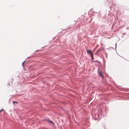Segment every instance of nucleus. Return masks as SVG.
<instances>
[{"mask_svg":"<svg viewBox=\"0 0 129 129\" xmlns=\"http://www.w3.org/2000/svg\"><path fill=\"white\" fill-rule=\"evenodd\" d=\"M101 50V49H98V50H97V51L98 52H99V51H100Z\"/></svg>","mask_w":129,"mask_h":129,"instance_id":"obj_9","label":"nucleus"},{"mask_svg":"<svg viewBox=\"0 0 129 129\" xmlns=\"http://www.w3.org/2000/svg\"><path fill=\"white\" fill-rule=\"evenodd\" d=\"M124 27V26H122V27Z\"/></svg>","mask_w":129,"mask_h":129,"instance_id":"obj_16","label":"nucleus"},{"mask_svg":"<svg viewBox=\"0 0 129 129\" xmlns=\"http://www.w3.org/2000/svg\"><path fill=\"white\" fill-rule=\"evenodd\" d=\"M94 62H98V63H99L100 62L99 61H98V60H95V61H94Z\"/></svg>","mask_w":129,"mask_h":129,"instance_id":"obj_10","label":"nucleus"},{"mask_svg":"<svg viewBox=\"0 0 129 129\" xmlns=\"http://www.w3.org/2000/svg\"><path fill=\"white\" fill-rule=\"evenodd\" d=\"M98 74L99 75L102 77L103 78H104L102 74V72L101 71L100 72H98Z\"/></svg>","mask_w":129,"mask_h":129,"instance_id":"obj_1","label":"nucleus"},{"mask_svg":"<svg viewBox=\"0 0 129 129\" xmlns=\"http://www.w3.org/2000/svg\"><path fill=\"white\" fill-rule=\"evenodd\" d=\"M114 49V48L113 47H109V48H107V49L108 50L111 49Z\"/></svg>","mask_w":129,"mask_h":129,"instance_id":"obj_3","label":"nucleus"},{"mask_svg":"<svg viewBox=\"0 0 129 129\" xmlns=\"http://www.w3.org/2000/svg\"><path fill=\"white\" fill-rule=\"evenodd\" d=\"M86 51L87 54H91H91H92L91 51L90 50H86Z\"/></svg>","mask_w":129,"mask_h":129,"instance_id":"obj_2","label":"nucleus"},{"mask_svg":"<svg viewBox=\"0 0 129 129\" xmlns=\"http://www.w3.org/2000/svg\"><path fill=\"white\" fill-rule=\"evenodd\" d=\"M105 54L106 57H107V53L106 52H105Z\"/></svg>","mask_w":129,"mask_h":129,"instance_id":"obj_13","label":"nucleus"},{"mask_svg":"<svg viewBox=\"0 0 129 129\" xmlns=\"http://www.w3.org/2000/svg\"><path fill=\"white\" fill-rule=\"evenodd\" d=\"M91 59L92 60H93V54H91Z\"/></svg>","mask_w":129,"mask_h":129,"instance_id":"obj_6","label":"nucleus"},{"mask_svg":"<svg viewBox=\"0 0 129 129\" xmlns=\"http://www.w3.org/2000/svg\"><path fill=\"white\" fill-rule=\"evenodd\" d=\"M97 117H96V118H99V116H100V114H97Z\"/></svg>","mask_w":129,"mask_h":129,"instance_id":"obj_7","label":"nucleus"},{"mask_svg":"<svg viewBox=\"0 0 129 129\" xmlns=\"http://www.w3.org/2000/svg\"><path fill=\"white\" fill-rule=\"evenodd\" d=\"M98 45H96V47H98Z\"/></svg>","mask_w":129,"mask_h":129,"instance_id":"obj_14","label":"nucleus"},{"mask_svg":"<svg viewBox=\"0 0 129 129\" xmlns=\"http://www.w3.org/2000/svg\"><path fill=\"white\" fill-rule=\"evenodd\" d=\"M48 121L50 122L51 123H52L53 124H54V123L52 121H51L50 120V119H48Z\"/></svg>","mask_w":129,"mask_h":129,"instance_id":"obj_4","label":"nucleus"},{"mask_svg":"<svg viewBox=\"0 0 129 129\" xmlns=\"http://www.w3.org/2000/svg\"><path fill=\"white\" fill-rule=\"evenodd\" d=\"M9 84H10L9 83H8V85H9Z\"/></svg>","mask_w":129,"mask_h":129,"instance_id":"obj_15","label":"nucleus"},{"mask_svg":"<svg viewBox=\"0 0 129 129\" xmlns=\"http://www.w3.org/2000/svg\"><path fill=\"white\" fill-rule=\"evenodd\" d=\"M25 60L24 61H23V62L22 63V67L23 68H24V63L25 62Z\"/></svg>","mask_w":129,"mask_h":129,"instance_id":"obj_5","label":"nucleus"},{"mask_svg":"<svg viewBox=\"0 0 129 129\" xmlns=\"http://www.w3.org/2000/svg\"><path fill=\"white\" fill-rule=\"evenodd\" d=\"M38 51V50H36V51Z\"/></svg>","mask_w":129,"mask_h":129,"instance_id":"obj_18","label":"nucleus"},{"mask_svg":"<svg viewBox=\"0 0 129 129\" xmlns=\"http://www.w3.org/2000/svg\"><path fill=\"white\" fill-rule=\"evenodd\" d=\"M116 45H117V44L116 43L115 44V49H116Z\"/></svg>","mask_w":129,"mask_h":129,"instance_id":"obj_12","label":"nucleus"},{"mask_svg":"<svg viewBox=\"0 0 129 129\" xmlns=\"http://www.w3.org/2000/svg\"><path fill=\"white\" fill-rule=\"evenodd\" d=\"M98 13V14H99V13Z\"/></svg>","mask_w":129,"mask_h":129,"instance_id":"obj_19","label":"nucleus"},{"mask_svg":"<svg viewBox=\"0 0 129 129\" xmlns=\"http://www.w3.org/2000/svg\"><path fill=\"white\" fill-rule=\"evenodd\" d=\"M3 110V109H2L0 111V112H2V111Z\"/></svg>","mask_w":129,"mask_h":129,"instance_id":"obj_11","label":"nucleus"},{"mask_svg":"<svg viewBox=\"0 0 129 129\" xmlns=\"http://www.w3.org/2000/svg\"><path fill=\"white\" fill-rule=\"evenodd\" d=\"M13 104H14V103H17V102L16 101H14L13 102Z\"/></svg>","mask_w":129,"mask_h":129,"instance_id":"obj_8","label":"nucleus"},{"mask_svg":"<svg viewBox=\"0 0 129 129\" xmlns=\"http://www.w3.org/2000/svg\"><path fill=\"white\" fill-rule=\"evenodd\" d=\"M101 45H103L102 44V43H101Z\"/></svg>","mask_w":129,"mask_h":129,"instance_id":"obj_17","label":"nucleus"}]
</instances>
